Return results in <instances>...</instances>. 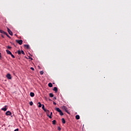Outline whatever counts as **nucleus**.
Returning <instances> with one entry per match:
<instances>
[{"label": "nucleus", "instance_id": "nucleus-1", "mask_svg": "<svg viewBox=\"0 0 131 131\" xmlns=\"http://www.w3.org/2000/svg\"><path fill=\"white\" fill-rule=\"evenodd\" d=\"M55 110L57 111V112L59 113V114L60 115H61V116H62V115H64V114L63 113V112H62V111H61V110H60L59 107H56Z\"/></svg>", "mask_w": 131, "mask_h": 131}, {"label": "nucleus", "instance_id": "nucleus-2", "mask_svg": "<svg viewBox=\"0 0 131 131\" xmlns=\"http://www.w3.org/2000/svg\"><path fill=\"white\" fill-rule=\"evenodd\" d=\"M61 108L62 110L65 111V112H67V113L69 114V111H68V108H67V107H66V106H62Z\"/></svg>", "mask_w": 131, "mask_h": 131}, {"label": "nucleus", "instance_id": "nucleus-3", "mask_svg": "<svg viewBox=\"0 0 131 131\" xmlns=\"http://www.w3.org/2000/svg\"><path fill=\"white\" fill-rule=\"evenodd\" d=\"M45 112H46V114L47 115V116L48 117H49V118L51 119L52 118V116H50L49 114H50V111L46 110L45 111H44Z\"/></svg>", "mask_w": 131, "mask_h": 131}, {"label": "nucleus", "instance_id": "nucleus-4", "mask_svg": "<svg viewBox=\"0 0 131 131\" xmlns=\"http://www.w3.org/2000/svg\"><path fill=\"white\" fill-rule=\"evenodd\" d=\"M17 54L18 55H21V54H22L23 55H25V53L23 50H21V51L18 50L17 51Z\"/></svg>", "mask_w": 131, "mask_h": 131}, {"label": "nucleus", "instance_id": "nucleus-5", "mask_svg": "<svg viewBox=\"0 0 131 131\" xmlns=\"http://www.w3.org/2000/svg\"><path fill=\"white\" fill-rule=\"evenodd\" d=\"M17 43H18V45H20L21 46V45H22V43H23V40H17Z\"/></svg>", "mask_w": 131, "mask_h": 131}, {"label": "nucleus", "instance_id": "nucleus-6", "mask_svg": "<svg viewBox=\"0 0 131 131\" xmlns=\"http://www.w3.org/2000/svg\"><path fill=\"white\" fill-rule=\"evenodd\" d=\"M7 30H8V33H9V34H10V35H13V32H12V31H11V30H10V29H9L8 28Z\"/></svg>", "mask_w": 131, "mask_h": 131}, {"label": "nucleus", "instance_id": "nucleus-7", "mask_svg": "<svg viewBox=\"0 0 131 131\" xmlns=\"http://www.w3.org/2000/svg\"><path fill=\"white\" fill-rule=\"evenodd\" d=\"M6 77H7V78H8V79H12V76H11V74H8L6 75Z\"/></svg>", "mask_w": 131, "mask_h": 131}, {"label": "nucleus", "instance_id": "nucleus-8", "mask_svg": "<svg viewBox=\"0 0 131 131\" xmlns=\"http://www.w3.org/2000/svg\"><path fill=\"white\" fill-rule=\"evenodd\" d=\"M0 33H2L3 34H5V35H8V33H7L2 30H0Z\"/></svg>", "mask_w": 131, "mask_h": 131}, {"label": "nucleus", "instance_id": "nucleus-9", "mask_svg": "<svg viewBox=\"0 0 131 131\" xmlns=\"http://www.w3.org/2000/svg\"><path fill=\"white\" fill-rule=\"evenodd\" d=\"M7 107H8V106L5 105L4 107L1 109V110H2L3 111H7Z\"/></svg>", "mask_w": 131, "mask_h": 131}, {"label": "nucleus", "instance_id": "nucleus-10", "mask_svg": "<svg viewBox=\"0 0 131 131\" xmlns=\"http://www.w3.org/2000/svg\"><path fill=\"white\" fill-rule=\"evenodd\" d=\"M7 54H8V55H12V52H11V51H9V50H6Z\"/></svg>", "mask_w": 131, "mask_h": 131}, {"label": "nucleus", "instance_id": "nucleus-11", "mask_svg": "<svg viewBox=\"0 0 131 131\" xmlns=\"http://www.w3.org/2000/svg\"><path fill=\"white\" fill-rule=\"evenodd\" d=\"M6 115H12V113H11V112H10V111H7V112H6Z\"/></svg>", "mask_w": 131, "mask_h": 131}, {"label": "nucleus", "instance_id": "nucleus-12", "mask_svg": "<svg viewBox=\"0 0 131 131\" xmlns=\"http://www.w3.org/2000/svg\"><path fill=\"white\" fill-rule=\"evenodd\" d=\"M53 91H54L55 93H57V92H58V88H57V87H54L53 89Z\"/></svg>", "mask_w": 131, "mask_h": 131}, {"label": "nucleus", "instance_id": "nucleus-13", "mask_svg": "<svg viewBox=\"0 0 131 131\" xmlns=\"http://www.w3.org/2000/svg\"><path fill=\"white\" fill-rule=\"evenodd\" d=\"M30 96H31L32 97H34V93H33V92H31V93H30Z\"/></svg>", "mask_w": 131, "mask_h": 131}, {"label": "nucleus", "instance_id": "nucleus-14", "mask_svg": "<svg viewBox=\"0 0 131 131\" xmlns=\"http://www.w3.org/2000/svg\"><path fill=\"white\" fill-rule=\"evenodd\" d=\"M61 120H62V123L63 124L66 123V121H65V119L64 118L61 119Z\"/></svg>", "mask_w": 131, "mask_h": 131}, {"label": "nucleus", "instance_id": "nucleus-15", "mask_svg": "<svg viewBox=\"0 0 131 131\" xmlns=\"http://www.w3.org/2000/svg\"><path fill=\"white\" fill-rule=\"evenodd\" d=\"M48 86H49V88H52L53 86V84H52V83H49L48 84Z\"/></svg>", "mask_w": 131, "mask_h": 131}, {"label": "nucleus", "instance_id": "nucleus-16", "mask_svg": "<svg viewBox=\"0 0 131 131\" xmlns=\"http://www.w3.org/2000/svg\"><path fill=\"white\" fill-rule=\"evenodd\" d=\"M25 48H26V49H29V45H24Z\"/></svg>", "mask_w": 131, "mask_h": 131}, {"label": "nucleus", "instance_id": "nucleus-17", "mask_svg": "<svg viewBox=\"0 0 131 131\" xmlns=\"http://www.w3.org/2000/svg\"><path fill=\"white\" fill-rule=\"evenodd\" d=\"M80 118V117H79V115H77L76 116V119H79Z\"/></svg>", "mask_w": 131, "mask_h": 131}, {"label": "nucleus", "instance_id": "nucleus-18", "mask_svg": "<svg viewBox=\"0 0 131 131\" xmlns=\"http://www.w3.org/2000/svg\"><path fill=\"white\" fill-rule=\"evenodd\" d=\"M49 96L51 98H53V97H54V94H53V93H50Z\"/></svg>", "mask_w": 131, "mask_h": 131}, {"label": "nucleus", "instance_id": "nucleus-19", "mask_svg": "<svg viewBox=\"0 0 131 131\" xmlns=\"http://www.w3.org/2000/svg\"><path fill=\"white\" fill-rule=\"evenodd\" d=\"M42 109L45 111V110H47V109H46L45 108V105L42 104Z\"/></svg>", "mask_w": 131, "mask_h": 131}, {"label": "nucleus", "instance_id": "nucleus-20", "mask_svg": "<svg viewBox=\"0 0 131 131\" xmlns=\"http://www.w3.org/2000/svg\"><path fill=\"white\" fill-rule=\"evenodd\" d=\"M38 104H39L38 105V107L41 108V106H42L41 103H40V102H38Z\"/></svg>", "mask_w": 131, "mask_h": 131}, {"label": "nucleus", "instance_id": "nucleus-21", "mask_svg": "<svg viewBox=\"0 0 131 131\" xmlns=\"http://www.w3.org/2000/svg\"><path fill=\"white\" fill-rule=\"evenodd\" d=\"M52 123H53V124H54V125L56 124V120H54L52 121Z\"/></svg>", "mask_w": 131, "mask_h": 131}, {"label": "nucleus", "instance_id": "nucleus-22", "mask_svg": "<svg viewBox=\"0 0 131 131\" xmlns=\"http://www.w3.org/2000/svg\"><path fill=\"white\" fill-rule=\"evenodd\" d=\"M7 49H8V50H11V49H12V47L11 46H7Z\"/></svg>", "mask_w": 131, "mask_h": 131}, {"label": "nucleus", "instance_id": "nucleus-23", "mask_svg": "<svg viewBox=\"0 0 131 131\" xmlns=\"http://www.w3.org/2000/svg\"><path fill=\"white\" fill-rule=\"evenodd\" d=\"M40 74L41 75H42L43 74V71H41L40 72Z\"/></svg>", "mask_w": 131, "mask_h": 131}, {"label": "nucleus", "instance_id": "nucleus-24", "mask_svg": "<svg viewBox=\"0 0 131 131\" xmlns=\"http://www.w3.org/2000/svg\"><path fill=\"white\" fill-rule=\"evenodd\" d=\"M30 106H32V105H33V102L32 101L30 102Z\"/></svg>", "mask_w": 131, "mask_h": 131}, {"label": "nucleus", "instance_id": "nucleus-25", "mask_svg": "<svg viewBox=\"0 0 131 131\" xmlns=\"http://www.w3.org/2000/svg\"><path fill=\"white\" fill-rule=\"evenodd\" d=\"M30 69H31V70H32L33 71H34V68H33V67H31V68H30Z\"/></svg>", "mask_w": 131, "mask_h": 131}, {"label": "nucleus", "instance_id": "nucleus-26", "mask_svg": "<svg viewBox=\"0 0 131 131\" xmlns=\"http://www.w3.org/2000/svg\"><path fill=\"white\" fill-rule=\"evenodd\" d=\"M10 55H11V57H12L13 58H15V56H14V55H13L12 53Z\"/></svg>", "mask_w": 131, "mask_h": 131}, {"label": "nucleus", "instance_id": "nucleus-27", "mask_svg": "<svg viewBox=\"0 0 131 131\" xmlns=\"http://www.w3.org/2000/svg\"><path fill=\"white\" fill-rule=\"evenodd\" d=\"M58 130H61V127H58Z\"/></svg>", "mask_w": 131, "mask_h": 131}, {"label": "nucleus", "instance_id": "nucleus-28", "mask_svg": "<svg viewBox=\"0 0 131 131\" xmlns=\"http://www.w3.org/2000/svg\"><path fill=\"white\" fill-rule=\"evenodd\" d=\"M0 59H2V53H0Z\"/></svg>", "mask_w": 131, "mask_h": 131}, {"label": "nucleus", "instance_id": "nucleus-29", "mask_svg": "<svg viewBox=\"0 0 131 131\" xmlns=\"http://www.w3.org/2000/svg\"><path fill=\"white\" fill-rule=\"evenodd\" d=\"M53 104H54V105H57V103H56L55 102H53Z\"/></svg>", "mask_w": 131, "mask_h": 131}, {"label": "nucleus", "instance_id": "nucleus-30", "mask_svg": "<svg viewBox=\"0 0 131 131\" xmlns=\"http://www.w3.org/2000/svg\"><path fill=\"white\" fill-rule=\"evenodd\" d=\"M2 37H3V38H5V36H4V35H2Z\"/></svg>", "mask_w": 131, "mask_h": 131}, {"label": "nucleus", "instance_id": "nucleus-31", "mask_svg": "<svg viewBox=\"0 0 131 131\" xmlns=\"http://www.w3.org/2000/svg\"><path fill=\"white\" fill-rule=\"evenodd\" d=\"M29 59H30L31 60H33L32 58H31V57H29Z\"/></svg>", "mask_w": 131, "mask_h": 131}, {"label": "nucleus", "instance_id": "nucleus-32", "mask_svg": "<svg viewBox=\"0 0 131 131\" xmlns=\"http://www.w3.org/2000/svg\"><path fill=\"white\" fill-rule=\"evenodd\" d=\"M52 115H53V113L51 112L50 116H52Z\"/></svg>", "mask_w": 131, "mask_h": 131}, {"label": "nucleus", "instance_id": "nucleus-33", "mask_svg": "<svg viewBox=\"0 0 131 131\" xmlns=\"http://www.w3.org/2000/svg\"><path fill=\"white\" fill-rule=\"evenodd\" d=\"M54 100H57V98H56V97H54Z\"/></svg>", "mask_w": 131, "mask_h": 131}, {"label": "nucleus", "instance_id": "nucleus-34", "mask_svg": "<svg viewBox=\"0 0 131 131\" xmlns=\"http://www.w3.org/2000/svg\"><path fill=\"white\" fill-rule=\"evenodd\" d=\"M6 35H7V36H8V37H10V35H9L8 34Z\"/></svg>", "mask_w": 131, "mask_h": 131}, {"label": "nucleus", "instance_id": "nucleus-35", "mask_svg": "<svg viewBox=\"0 0 131 131\" xmlns=\"http://www.w3.org/2000/svg\"><path fill=\"white\" fill-rule=\"evenodd\" d=\"M17 131H19V129L18 128H17Z\"/></svg>", "mask_w": 131, "mask_h": 131}, {"label": "nucleus", "instance_id": "nucleus-36", "mask_svg": "<svg viewBox=\"0 0 131 131\" xmlns=\"http://www.w3.org/2000/svg\"><path fill=\"white\" fill-rule=\"evenodd\" d=\"M14 131H17V129H15L14 130Z\"/></svg>", "mask_w": 131, "mask_h": 131}]
</instances>
